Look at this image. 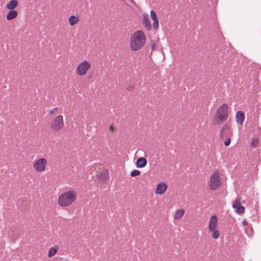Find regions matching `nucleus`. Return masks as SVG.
Wrapping results in <instances>:
<instances>
[{
	"mask_svg": "<svg viewBox=\"0 0 261 261\" xmlns=\"http://www.w3.org/2000/svg\"><path fill=\"white\" fill-rule=\"evenodd\" d=\"M145 40V36L142 31H135L130 37V49L134 51L140 49L144 45Z\"/></svg>",
	"mask_w": 261,
	"mask_h": 261,
	"instance_id": "f257e3e1",
	"label": "nucleus"
},
{
	"mask_svg": "<svg viewBox=\"0 0 261 261\" xmlns=\"http://www.w3.org/2000/svg\"><path fill=\"white\" fill-rule=\"evenodd\" d=\"M76 193L74 191H68L61 194L58 197V203L61 206H69L75 200Z\"/></svg>",
	"mask_w": 261,
	"mask_h": 261,
	"instance_id": "f03ea898",
	"label": "nucleus"
},
{
	"mask_svg": "<svg viewBox=\"0 0 261 261\" xmlns=\"http://www.w3.org/2000/svg\"><path fill=\"white\" fill-rule=\"evenodd\" d=\"M228 118V106L226 103H223L217 109L215 115V118L219 123L225 121Z\"/></svg>",
	"mask_w": 261,
	"mask_h": 261,
	"instance_id": "7ed1b4c3",
	"label": "nucleus"
},
{
	"mask_svg": "<svg viewBox=\"0 0 261 261\" xmlns=\"http://www.w3.org/2000/svg\"><path fill=\"white\" fill-rule=\"evenodd\" d=\"M50 126L54 130H58L63 128L64 127L63 116L59 115L55 118L51 122Z\"/></svg>",
	"mask_w": 261,
	"mask_h": 261,
	"instance_id": "20e7f679",
	"label": "nucleus"
},
{
	"mask_svg": "<svg viewBox=\"0 0 261 261\" xmlns=\"http://www.w3.org/2000/svg\"><path fill=\"white\" fill-rule=\"evenodd\" d=\"M220 185V175L218 172L212 174L210 177V188L212 190L216 189Z\"/></svg>",
	"mask_w": 261,
	"mask_h": 261,
	"instance_id": "39448f33",
	"label": "nucleus"
},
{
	"mask_svg": "<svg viewBox=\"0 0 261 261\" xmlns=\"http://www.w3.org/2000/svg\"><path fill=\"white\" fill-rule=\"evenodd\" d=\"M90 67V64L86 60L82 62L77 67V74L80 76H83L85 75Z\"/></svg>",
	"mask_w": 261,
	"mask_h": 261,
	"instance_id": "423d86ee",
	"label": "nucleus"
},
{
	"mask_svg": "<svg viewBox=\"0 0 261 261\" xmlns=\"http://www.w3.org/2000/svg\"><path fill=\"white\" fill-rule=\"evenodd\" d=\"M47 161L44 158H40L37 160L33 164L35 170L37 172H41L45 169Z\"/></svg>",
	"mask_w": 261,
	"mask_h": 261,
	"instance_id": "0eeeda50",
	"label": "nucleus"
},
{
	"mask_svg": "<svg viewBox=\"0 0 261 261\" xmlns=\"http://www.w3.org/2000/svg\"><path fill=\"white\" fill-rule=\"evenodd\" d=\"M231 136V132L229 126L227 125L223 126L220 132V137L221 139L230 137Z\"/></svg>",
	"mask_w": 261,
	"mask_h": 261,
	"instance_id": "6e6552de",
	"label": "nucleus"
},
{
	"mask_svg": "<svg viewBox=\"0 0 261 261\" xmlns=\"http://www.w3.org/2000/svg\"><path fill=\"white\" fill-rule=\"evenodd\" d=\"M98 178L102 182L106 183L109 180V171L105 169L98 174Z\"/></svg>",
	"mask_w": 261,
	"mask_h": 261,
	"instance_id": "1a4fd4ad",
	"label": "nucleus"
},
{
	"mask_svg": "<svg viewBox=\"0 0 261 261\" xmlns=\"http://www.w3.org/2000/svg\"><path fill=\"white\" fill-rule=\"evenodd\" d=\"M142 22L147 30L149 31L151 29V24L148 15L143 14L142 15Z\"/></svg>",
	"mask_w": 261,
	"mask_h": 261,
	"instance_id": "9d476101",
	"label": "nucleus"
},
{
	"mask_svg": "<svg viewBox=\"0 0 261 261\" xmlns=\"http://www.w3.org/2000/svg\"><path fill=\"white\" fill-rule=\"evenodd\" d=\"M167 188V185L164 183H159L157 185L156 193L158 194H162L165 192Z\"/></svg>",
	"mask_w": 261,
	"mask_h": 261,
	"instance_id": "9b49d317",
	"label": "nucleus"
},
{
	"mask_svg": "<svg viewBox=\"0 0 261 261\" xmlns=\"http://www.w3.org/2000/svg\"><path fill=\"white\" fill-rule=\"evenodd\" d=\"M217 224V217L216 215H213L211 217L209 224L208 228L211 231H213L216 227Z\"/></svg>",
	"mask_w": 261,
	"mask_h": 261,
	"instance_id": "f8f14e48",
	"label": "nucleus"
},
{
	"mask_svg": "<svg viewBox=\"0 0 261 261\" xmlns=\"http://www.w3.org/2000/svg\"><path fill=\"white\" fill-rule=\"evenodd\" d=\"M147 164V161L146 159L144 158L141 157L137 160L136 163V166L138 168H142L145 167Z\"/></svg>",
	"mask_w": 261,
	"mask_h": 261,
	"instance_id": "ddd939ff",
	"label": "nucleus"
},
{
	"mask_svg": "<svg viewBox=\"0 0 261 261\" xmlns=\"http://www.w3.org/2000/svg\"><path fill=\"white\" fill-rule=\"evenodd\" d=\"M245 119V115L244 113L242 111H239L237 113L236 115V122L239 124H242Z\"/></svg>",
	"mask_w": 261,
	"mask_h": 261,
	"instance_id": "4468645a",
	"label": "nucleus"
},
{
	"mask_svg": "<svg viewBox=\"0 0 261 261\" xmlns=\"http://www.w3.org/2000/svg\"><path fill=\"white\" fill-rule=\"evenodd\" d=\"M17 5L18 2L17 0H11L7 4L6 8L8 10H13Z\"/></svg>",
	"mask_w": 261,
	"mask_h": 261,
	"instance_id": "2eb2a0df",
	"label": "nucleus"
},
{
	"mask_svg": "<svg viewBox=\"0 0 261 261\" xmlns=\"http://www.w3.org/2000/svg\"><path fill=\"white\" fill-rule=\"evenodd\" d=\"M18 12L16 10H10L7 14L6 18L8 20L13 19L18 16Z\"/></svg>",
	"mask_w": 261,
	"mask_h": 261,
	"instance_id": "dca6fc26",
	"label": "nucleus"
},
{
	"mask_svg": "<svg viewBox=\"0 0 261 261\" xmlns=\"http://www.w3.org/2000/svg\"><path fill=\"white\" fill-rule=\"evenodd\" d=\"M184 213L185 211L184 210H177L174 214V218L176 220H179L184 216Z\"/></svg>",
	"mask_w": 261,
	"mask_h": 261,
	"instance_id": "f3484780",
	"label": "nucleus"
},
{
	"mask_svg": "<svg viewBox=\"0 0 261 261\" xmlns=\"http://www.w3.org/2000/svg\"><path fill=\"white\" fill-rule=\"evenodd\" d=\"M79 21V18L74 15L70 16L69 18V22L70 25H74Z\"/></svg>",
	"mask_w": 261,
	"mask_h": 261,
	"instance_id": "a211bd4d",
	"label": "nucleus"
},
{
	"mask_svg": "<svg viewBox=\"0 0 261 261\" xmlns=\"http://www.w3.org/2000/svg\"><path fill=\"white\" fill-rule=\"evenodd\" d=\"M57 251V248L55 247L51 248L48 251V256L49 257H51L56 253Z\"/></svg>",
	"mask_w": 261,
	"mask_h": 261,
	"instance_id": "6ab92c4d",
	"label": "nucleus"
},
{
	"mask_svg": "<svg viewBox=\"0 0 261 261\" xmlns=\"http://www.w3.org/2000/svg\"><path fill=\"white\" fill-rule=\"evenodd\" d=\"M236 212L237 213L239 214H241L244 213L245 212V207L241 205L240 206L236 208Z\"/></svg>",
	"mask_w": 261,
	"mask_h": 261,
	"instance_id": "aec40b11",
	"label": "nucleus"
},
{
	"mask_svg": "<svg viewBox=\"0 0 261 261\" xmlns=\"http://www.w3.org/2000/svg\"><path fill=\"white\" fill-rule=\"evenodd\" d=\"M241 205L239 199H236L232 203V207L234 209L237 208Z\"/></svg>",
	"mask_w": 261,
	"mask_h": 261,
	"instance_id": "412c9836",
	"label": "nucleus"
},
{
	"mask_svg": "<svg viewBox=\"0 0 261 261\" xmlns=\"http://www.w3.org/2000/svg\"><path fill=\"white\" fill-rule=\"evenodd\" d=\"M141 172L140 171L137 170H134L131 171L130 175L132 177H135L140 174Z\"/></svg>",
	"mask_w": 261,
	"mask_h": 261,
	"instance_id": "4be33fe9",
	"label": "nucleus"
},
{
	"mask_svg": "<svg viewBox=\"0 0 261 261\" xmlns=\"http://www.w3.org/2000/svg\"><path fill=\"white\" fill-rule=\"evenodd\" d=\"M220 232L218 230H214L213 232L212 237L214 239H217L219 238Z\"/></svg>",
	"mask_w": 261,
	"mask_h": 261,
	"instance_id": "5701e85b",
	"label": "nucleus"
},
{
	"mask_svg": "<svg viewBox=\"0 0 261 261\" xmlns=\"http://www.w3.org/2000/svg\"><path fill=\"white\" fill-rule=\"evenodd\" d=\"M150 17L152 20H154L155 19H158L156 13H155V11L153 10L150 11Z\"/></svg>",
	"mask_w": 261,
	"mask_h": 261,
	"instance_id": "b1692460",
	"label": "nucleus"
},
{
	"mask_svg": "<svg viewBox=\"0 0 261 261\" xmlns=\"http://www.w3.org/2000/svg\"><path fill=\"white\" fill-rule=\"evenodd\" d=\"M153 20V28L155 29V30H156L158 27H159V20H158V19H155L154 20Z\"/></svg>",
	"mask_w": 261,
	"mask_h": 261,
	"instance_id": "393cba45",
	"label": "nucleus"
},
{
	"mask_svg": "<svg viewBox=\"0 0 261 261\" xmlns=\"http://www.w3.org/2000/svg\"><path fill=\"white\" fill-rule=\"evenodd\" d=\"M230 141H231L230 137H227V139L225 140V141L224 142V144L225 146H228L230 143Z\"/></svg>",
	"mask_w": 261,
	"mask_h": 261,
	"instance_id": "a878e982",
	"label": "nucleus"
},
{
	"mask_svg": "<svg viewBox=\"0 0 261 261\" xmlns=\"http://www.w3.org/2000/svg\"><path fill=\"white\" fill-rule=\"evenodd\" d=\"M257 143H258V141L257 140V139H253L252 141H251V145L252 146H256V145L257 144Z\"/></svg>",
	"mask_w": 261,
	"mask_h": 261,
	"instance_id": "bb28decb",
	"label": "nucleus"
},
{
	"mask_svg": "<svg viewBox=\"0 0 261 261\" xmlns=\"http://www.w3.org/2000/svg\"><path fill=\"white\" fill-rule=\"evenodd\" d=\"M151 47L152 50L155 49L156 47V44L155 43V42L151 41Z\"/></svg>",
	"mask_w": 261,
	"mask_h": 261,
	"instance_id": "cd10ccee",
	"label": "nucleus"
},
{
	"mask_svg": "<svg viewBox=\"0 0 261 261\" xmlns=\"http://www.w3.org/2000/svg\"><path fill=\"white\" fill-rule=\"evenodd\" d=\"M57 110V108H54L49 111V113L51 114H53L55 113V111H56Z\"/></svg>",
	"mask_w": 261,
	"mask_h": 261,
	"instance_id": "c85d7f7f",
	"label": "nucleus"
},
{
	"mask_svg": "<svg viewBox=\"0 0 261 261\" xmlns=\"http://www.w3.org/2000/svg\"><path fill=\"white\" fill-rule=\"evenodd\" d=\"M109 129L110 130H111L112 132H114V127H113V126L112 125L110 126Z\"/></svg>",
	"mask_w": 261,
	"mask_h": 261,
	"instance_id": "c756f323",
	"label": "nucleus"
},
{
	"mask_svg": "<svg viewBox=\"0 0 261 261\" xmlns=\"http://www.w3.org/2000/svg\"><path fill=\"white\" fill-rule=\"evenodd\" d=\"M134 88V86H128L127 88L128 90H132Z\"/></svg>",
	"mask_w": 261,
	"mask_h": 261,
	"instance_id": "7c9ffc66",
	"label": "nucleus"
},
{
	"mask_svg": "<svg viewBox=\"0 0 261 261\" xmlns=\"http://www.w3.org/2000/svg\"><path fill=\"white\" fill-rule=\"evenodd\" d=\"M244 225H246L247 224V222L246 221H244Z\"/></svg>",
	"mask_w": 261,
	"mask_h": 261,
	"instance_id": "2f4dec72",
	"label": "nucleus"
}]
</instances>
